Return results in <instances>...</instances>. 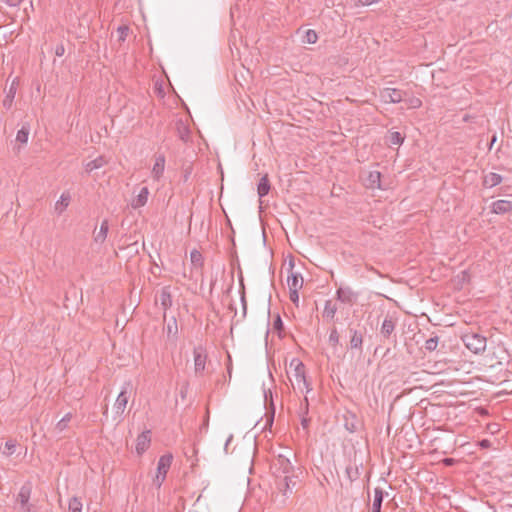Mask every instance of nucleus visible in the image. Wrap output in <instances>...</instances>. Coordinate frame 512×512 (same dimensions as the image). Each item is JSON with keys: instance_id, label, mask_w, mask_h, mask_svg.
Instances as JSON below:
<instances>
[{"instance_id": "obj_5", "label": "nucleus", "mask_w": 512, "mask_h": 512, "mask_svg": "<svg viewBox=\"0 0 512 512\" xmlns=\"http://www.w3.org/2000/svg\"><path fill=\"white\" fill-rule=\"evenodd\" d=\"M132 389L131 382H125L115 402V412L122 415L129 400V393Z\"/></svg>"}, {"instance_id": "obj_31", "label": "nucleus", "mask_w": 512, "mask_h": 512, "mask_svg": "<svg viewBox=\"0 0 512 512\" xmlns=\"http://www.w3.org/2000/svg\"><path fill=\"white\" fill-rule=\"evenodd\" d=\"M177 133H178V136L179 138L183 141V142H188L190 140V129L183 124V122H179L177 124Z\"/></svg>"}, {"instance_id": "obj_41", "label": "nucleus", "mask_w": 512, "mask_h": 512, "mask_svg": "<svg viewBox=\"0 0 512 512\" xmlns=\"http://www.w3.org/2000/svg\"><path fill=\"white\" fill-rule=\"evenodd\" d=\"M70 419H71V414L70 413L66 414L60 421H58L56 428L59 431H63L67 427V424L70 421Z\"/></svg>"}, {"instance_id": "obj_2", "label": "nucleus", "mask_w": 512, "mask_h": 512, "mask_svg": "<svg viewBox=\"0 0 512 512\" xmlns=\"http://www.w3.org/2000/svg\"><path fill=\"white\" fill-rule=\"evenodd\" d=\"M358 327H359V325H357V327L353 326L352 324L348 325V332L350 335L348 348L352 351H356L359 354H361L363 351V341H364V334L366 332V328L365 327L358 328Z\"/></svg>"}, {"instance_id": "obj_59", "label": "nucleus", "mask_w": 512, "mask_h": 512, "mask_svg": "<svg viewBox=\"0 0 512 512\" xmlns=\"http://www.w3.org/2000/svg\"><path fill=\"white\" fill-rule=\"evenodd\" d=\"M192 453H193V454H196V453H197V451H196L195 447H192Z\"/></svg>"}, {"instance_id": "obj_33", "label": "nucleus", "mask_w": 512, "mask_h": 512, "mask_svg": "<svg viewBox=\"0 0 512 512\" xmlns=\"http://www.w3.org/2000/svg\"><path fill=\"white\" fill-rule=\"evenodd\" d=\"M405 137L397 131L390 132L388 136V143L390 145H401L404 142Z\"/></svg>"}, {"instance_id": "obj_44", "label": "nucleus", "mask_w": 512, "mask_h": 512, "mask_svg": "<svg viewBox=\"0 0 512 512\" xmlns=\"http://www.w3.org/2000/svg\"><path fill=\"white\" fill-rule=\"evenodd\" d=\"M290 369H293L294 371L300 367H305L303 362L298 358H293L289 365Z\"/></svg>"}, {"instance_id": "obj_55", "label": "nucleus", "mask_w": 512, "mask_h": 512, "mask_svg": "<svg viewBox=\"0 0 512 512\" xmlns=\"http://www.w3.org/2000/svg\"><path fill=\"white\" fill-rule=\"evenodd\" d=\"M390 354H391V349H390V348H387V349L385 350L384 354H383V358H385V357H389V356H390Z\"/></svg>"}, {"instance_id": "obj_13", "label": "nucleus", "mask_w": 512, "mask_h": 512, "mask_svg": "<svg viewBox=\"0 0 512 512\" xmlns=\"http://www.w3.org/2000/svg\"><path fill=\"white\" fill-rule=\"evenodd\" d=\"M150 434L151 431L146 430L138 435L136 440V451L139 455H142L149 448L151 442Z\"/></svg>"}, {"instance_id": "obj_52", "label": "nucleus", "mask_w": 512, "mask_h": 512, "mask_svg": "<svg viewBox=\"0 0 512 512\" xmlns=\"http://www.w3.org/2000/svg\"><path fill=\"white\" fill-rule=\"evenodd\" d=\"M5 2L9 6H18L22 0H6Z\"/></svg>"}, {"instance_id": "obj_4", "label": "nucleus", "mask_w": 512, "mask_h": 512, "mask_svg": "<svg viewBox=\"0 0 512 512\" xmlns=\"http://www.w3.org/2000/svg\"><path fill=\"white\" fill-rule=\"evenodd\" d=\"M271 469L277 478H281L286 474H292L295 471L290 459L282 454H279L275 457L271 464Z\"/></svg>"}, {"instance_id": "obj_18", "label": "nucleus", "mask_w": 512, "mask_h": 512, "mask_svg": "<svg viewBox=\"0 0 512 512\" xmlns=\"http://www.w3.org/2000/svg\"><path fill=\"white\" fill-rule=\"evenodd\" d=\"M388 493L383 491L380 487H376L374 489V499L372 503V512H381L382 508V502L385 496H387Z\"/></svg>"}, {"instance_id": "obj_43", "label": "nucleus", "mask_w": 512, "mask_h": 512, "mask_svg": "<svg viewBox=\"0 0 512 512\" xmlns=\"http://www.w3.org/2000/svg\"><path fill=\"white\" fill-rule=\"evenodd\" d=\"M117 32L119 34V41H125L126 37L128 36L129 27L125 25L119 26Z\"/></svg>"}, {"instance_id": "obj_56", "label": "nucleus", "mask_w": 512, "mask_h": 512, "mask_svg": "<svg viewBox=\"0 0 512 512\" xmlns=\"http://www.w3.org/2000/svg\"><path fill=\"white\" fill-rule=\"evenodd\" d=\"M233 438V435H230L225 443V449H227L228 445L230 444L231 440Z\"/></svg>"}, {"instance_id": "obj_36", "label": "nucleus", "mask_w": 512, "mask_h": 512, "mask_svg": "<svg viewBox=\"0 0 512 512\" xmlns=\"http://www.w3.org/2000/svg\"><path fill=\"white\" fill-rule=\"evenodd\" d=\"M318 40V35L315 30L309 29L305 32L302 42L307 44H314Z\"/></svg>"}, {"instance_id": "obj_6", "label": "nucleus", "mask_w": 512, "mask_h": 512, "mask_svg": "<svg viewBox=\"0 0 512 512\" xmlns=\"http://www.w3.org/2000/svg\"><path fill=\"white\" fill-rule=\"evenodd\" d=\"M405 93L396 88H384L380 92L381 99L386 103H399L403 100Z\"/></svg>"}, {"instance_id": "obj_16", "label": "nucleus", "mask_w": 512, "mask_h": 512, "mask_svg": "<svg viewBox=\"0 0 512 512\" xmlns=\"http://www.w3.org/2000/svg\"><path fill=\"white\" fill-rule=\"evenodd\" d=\"M31 493H32V484L30 482H26L20 488V491L17 495V502L20 503L21 506L28 505Z\"/></svg>"}, {"instance_id": "obj_57", "label": "nucleus", "mask_w": 512, "mask_h": 512, "mask_svg": "<svg viewBox=\"0 0 512 512\" xmlns=\"http://www.w3.org/2000/svg\"><path fill=\"white\" fill-rule=\"evenodd\" d=\"M452 462H453V459H452V458H446V459H444V463H445L446 465H450Z\"/></svg>"}, {"instance_id": "obj_8", "label": "nucleus", "mask_w": 512, "mask_h": 512, "mask_svg": "<svg viewBox=\"0 0 512 512\" xmlns=\"http://www.w3.org/2000/svg\"><path fill=\"white\" fill-rule=\"evenodd\" d=\"M358 297V293L354 292L350 287L340 286L336 291V299L344 304H353Z\"/></svg>"}, {"instance_id": "obj_54", "label": "nucleus", "mask_w": 512, "mask_h": 512, "mask_svg": "<svg viewBox=\"0 0 512 512\" xmlns=\"http://www.w3.org/2000/svg\"><path fill=\"white\" fill-rule=\"evenodd\" d=\"M497 141V136L494 134L492 137H491V140H490V143H489V149L492 148V146L494 145V143Z\"/></svg>"}, {"instance_id": "obj_11", "label": "nucleus", "mask_w": 512, "mask_h": 512, "mask_svg": "<svg viewBox=\"0 0 512 512\" xmlns=\"http://www.w3.org/2000/svg\"><path fill=\"white\" fill-rule=\"evenodd\" d=\"M194 355V366H195V373H201L205 369L206 364V358L207 355L204 353V350L201 346L194 348L193 350Z\"/></svg>"}, {"instance_id": "obj_17", "label": "nucleus", "mask_w": 512, "mask_h": 512, "mask_svg": "<svg viewBox=\"0 0 512 512\" xmlns=\"http://www.w3.org/2000/svg\"><path fill=\"white\" fill-rule=\"evenodd\" d=\"M491 211L495 214H506L512 211V202L508 200H497L492 203Z\"/></svg>"}, {"instance_id": "obj_23", "label": "nucleus", "mask_w": 512, "mask_h": 512, "mask_svg": "<svg viewBox=\"0 0 512 512\" xmlns=\"http://www.w3.org/2000/svg\"><path fill=\"white\" fill-rule=\"evenodd\" d=\"M308 412H309V401H308V398L305 396L304 404H301V407H300V416H301V425H302L303 429H306V430L309 428V425L311 422V418L308 417Z\"/></svg>"}, {"instance_id": "obj_45", "label": "nucleus", "mask_w": 512, "mask_h": 512, "mask_svg": "<svg viewBox=\"0 0 512 512\" xmlns=\"http://www.w3.org/2000/svg\"><path fill=\"white\" fill-rule=\"evenodd\" d=\"M289 298L291 300V302L293 304H295L296 306H298V303H299V294L297 291L293 290V291H289Z\"/></svg>"}, {"instance_id": "obj_37", "label": "nucleus", "mask_w": 512, "mask_h": 512, "mask_svg": "<svg viewBox=\"0 0 512 512\" xmlns=\"http://www.w3.org/2000/svg\"><path fill=\"white\" fill-rule=\"evenodd\" d=\"M339 340H340V335L338 333V330L337 328L334 326L331 328L330 330V334H329V338H328V342L329 344L333 347V348H336L339 344Z\"/></svg>"}, {"instance_id": "obj_46", "label": "nucleus", "mask_w": 512, "mask_h": 512, "mask_svg": "<svg viewBox=\"0 0 512 512\" xmlns=\"http://www.w3.org/2000/svg\"><path fill=\"white\" fill-rule=\"evenodd\" d=\"M64 53H65V47H64V44H63V43L58 44V45L56 46V48H55V54H56V56L61 57V56H63V55H64Z\"/></svg>"}, {"instance_id": "obj_25", "label": "nucleus", "mask_w": 512, "mask_h": 512, "mask_svg": "<svg viewBox=\"0 0 512 512\" xmlns=\"http://www.w3.org/2000/svg\"><path fill=\"white\" fill-rule=\"evenodd\" d=\"M367 182V186L369 188H381V173L378 171L370 172L367 178Z\"/></svg>"}, {"instance_id": "obj_51", "label": "nucleus", "mask_w": 512, "mask_h": 512, "mask_svg": "<svg viewBox=\"0 0 512 512\" xmlns=\"http://www.w3.org/2000/svg\"><path fill=\"white\" fill-rule=\"evenodd\" d=\"M208 424H209V413L207 412L206 417H205V419H204V422H203V424L201 425L200 429H201V430H202V429L207 430V428H208Z\"/></svg>"}, {"instance_id": "obj_27", "label": "nucleus", "mask_w": 512, "mask_h": 512, "mask_svg": "<svg viewBox=\"0 0 512 512\" xmlns=\"http://www.w3.org/2000/svg\"><path fill=\"white\" fill-rule=\"evenodd\" d=\"M15 94H16V86H15V82H13L11 84L10 89L7 92L5 98L3 99V102H2L3 107H5L6 109L11 108L13 100L15 98Z\"/></svg>"}, {"instance_id": "obj_10", "label": "nucleus", "mask_w": 512, "mask_h": 512, "mask_svg": "<svg viewBox=\"0 0 512 512\" xmlns=\"http://www.w3.org/2000/svg\"><path fill=\"white\" fill-rule=\"evenodd\" d=\"M395 328L396 321L392 317L387 316L380 327V336L383 340H389L394 334Z\"/></svg>"}, {"instance_id": "obj_7", "label": "nucleus", "mask_w": 512, "mask_h": 512, "mask_svg": "<svg viewBox=\"0 0 512 512\" xmlns=\"http://www.w3.org/2000/svg\"><path fill=\"white\" fill-rule=\"evenodd\" d=\"M298 389L303 392L309 393L312 390L311 384L308 382L305 374V367H300L292 371Z\"/></svg>"}, {"instance_id": "obj_53", "label": "nucleus", "mask_w": 512, "mask_h": 512, "mask_svg": "<svg viewBox=\"0 0 512 512\" xmlns=\"http://www.w3.org/2000/svg\"><path fill=\"white\" fill-rule=\"evenodd\" d=\"M20 512H32L31 506L29 504L26 506H21Z\"/></svg>"}, {"instance_id": "obj_9", "label": "nucleus", "mask_w": 512, "mask_h": 512, "mask_svg": "<svg viewBox=\"0 0 512 512\" xmlns=\"http://www.w3.org/2000/svg\"><path fill=\"white\" fill-rule=\"evenodd\" d=\"M361 425V421L358 419L355 413L347 411L344 414V427L350 433L357 432Z\"/></svg>"}, {"instance_id": "obj_32", "label": "nucleus", "mask_w": 512, "mask_h": 512, "mask_svg": "<svg viewBox=\"0 0 512 512\" xmlns=\"http://www.w3.org/2000/svg\"><path fill=\"white\" fill-rule=\"evenodd\" d=\"M337 312V307L335 304L332 303L331 300H327L325 302L324 310H323V317L328 319H333L335 317V314Z\"/></svg>"}, {"instance_id": "obj_40", "label": "nucleus", "mask_w": 512, "mask_h": 512, "mask_svg": "<svg viewBox=\"0 0 512 512\" xmlns=\"http://www.w3.org/2000/svg\"><path fill=\"white\" fill-rule=\"evenodd\" d=\"M167 334L170 335H176L177 332H178V327H177V322H176V319L174 317H172V319L168 322L167 324Z\"/></svg>"}, {"instance_id": "obj_14", "label": "nucleus", "mask_w": 512, "mask_h": 512, "mask_svg": "<svg viewBox=\"0 0 512 512\" xmlns=\"http://www.w3.org/2000/svg\"><path fill=\"white\" fill-rule=\"evenodd\" d=\"M165 162L166 159L164 154L159 153L155 155V163L152 168V176L155 180H159L162 177L165 169Z\"/></svg>"}, {"instance_id": "obj_48", "label": "nucleus", "mask_w": 512, "mask_h": 512, "mask_svg": "<svg viewBox=\"0 0 512 512\" xmlns=\"http://www.w3.org/2000/svg\"><path fill=\"white\" fill-rule=\"evenodd\" d=\"M241 304H242V307H247V301H246V295H245V288L244 287L242 288V291H241Z\"/></svg>"}, {"instance_id": "obj_28", "label": "nucleus", "mask_w": 512, "mask_h": 512, "mask_svg": "<svg viewBox=\"0 0 512 512\" xmlns=\"http://www.w3.org/2000/svg\"><path fill=\"white\" fill-rule=\"evenodd\" d=\"M109 231V224L107 220H104L101 223L100 230L97 235L94 237L95 242L103 243L107 237Z\"/></svg>"}, {"instance_id": "obj_47", "label": "nucleus", "mask_w": 512, "mask_h": 512, "mask_svg": "<svg viewBox=\"0 0 512 512\" xmlns=\"http://www.w3.org/2000/svg\"><path fill=\"white\" fill-rule=\"evenodd\" d=\"M478 445L482 449H488L491 447V442L488 439H482L478 442Z\"/></svg>"}, {"instance_id": "obj_29", "label": "nucleus", "mask_w": 512, "mask_h": 512, "mask_svg": "<svg viewBox=\"0 0 512 512\" xmlns=\"http://www.w3.org/2000/svg\"><path fill=\"white\" fill-rule=\"evenodd\" d=\"M71 197L68 193H63L60 197V200L55 205V210L61 214L69 205Z\"/></svg>"}, {"instance_id": "obj_24", "label": "nucleus", "mask_w": 512, "mask_h": 512, "mask_svg": "<svg viewBox=\"0 0 512 512\" xmlns=\"http://www.w3.org/2000/svg\"><path fill=\"white\" fill-rule=\"evenodd\" d=\"M149 190L147 187H142L136 199L132 202L133 208H139L147 203Z\"/></svg>"}, {"instance_id": "obj_60", "label": "nucleus", "mask_w": 512, "mask_h": 512, "mask_svg": "<svg viewBox=\"0 0 512 512\" xmlns=\"http://www.w3.org/2000/svg\"><path fill=\"white\" fill-rule=\"evenodd\" d=\"M378 350H379V347H376L375 351H374V354H377Z\"/></svg>"}, {"instance_id": "obj_49", "label": "nucleus", "mask_w": 512, "mask_h": 512, "mask_svg": "<svg viewBox=\"0 0 512 512\" xmlns=\"http://www.w3.org/2000/svg\"><path fill=\"white\" fill-rule=\"evenodd\" d=\"M380 0H359V3L362 5V6H368V5H371L373 3H377L379 2Z\"/></svg>"}, {"instance_id": "obj_19", "label": "nucleus", "mask_w": 512, "mask_h": 512, "mask_svg": "<svg viewBox=\"0 0 512 512\" xmlns=\"http://www.w3.org/2000/svg\"><path fill=\"white\" fill-rule=\"evenodd\" d=\"M271 189L270 180L267 174L263 175L257 184V193L260 199L268 195Z\"/></svg>"}, {"instance_id": "obj_26", "label": "nucleus", "mask_w": 512, "mask_h": 512, "mask_svg": "<svg viewBox=\"0 0 512 512\" xmlns=\"http://www.w3.org/2000/svg\"><path fill=\"white\" fill-rule=\"evenodd\" d=\"M107 164V160L105 159L104 156H99L97 157L96 159L88 162L85 167H86V171L88 173L92 172L93 170L95 169H99L101 167H103L104 165Z\"/></svg>"}, {"instance_id": "obj_30", "label": "nucleus", "mask_w": 512, "mask_h": 512, "mask_svg": "<svg viewBox=\"0 0 512 512\" xmlns=\"http://www.w3.org/2000/svg\"><path fill=\"white\" fill-rule=\"evenodd\" d=\"M345 472L350 482H353L360 477L359 466L357 464H349L346 467Z\"/></svg>"}, {"instance_id": "obj_22", "label": "nucleus", "mask_w": 512, "mask_h": 512, "mask_svg": "<svg viewBox=\"0 0 512 512\" xmlns=\"http://www.w3.org/2000/svg\"><path fill=\"white\" fill-rule=\"evenodd\" d=\"M160 304L163 307V309L166 311L172 306V295L170 292V287L165 286L161 289L160 295H159Z\"/></svg>"}, {"instance_id": "obj_34", "label": "nucleus", "mask_w": 512, "mask_h": 512, "mask_svg": "<svg viewBox=\"0 0 512 512\" xmlns=\"http://www.w3.org/2000/svg\"><path fill=\"white\" fill-rule=\"evenodd\" d=\"M190 259H191L192 264L195 266L202 267L204 264V259H203L201 252H199L196 249L191 251Z\"/></svg>"}, {"instance_id": "obj_42", "label": "nucleus", "mask_w": 512, "mask_h": 512, "mask_svg": "<svg viewBox=\"0 0 512 512\" xmlns=\"http://www.w3.org/2000/svg\"><path fill=\"white\" fill-rule=\"evenodd\" d=\"M17 442L14 439H9L5 442V448L8 450L7 455L10 456L15 452Z\"/></svg>"}, {"instance_id": "obj_39", "label": "nucleus", "mask_w": 512, "mask_h": 512, "mask_svg": "<svg viewBox=\"0 0 512 512\" xmlns=\"http://www.w3.org/2000/svg\"><path fill=\"white\" fill-rule=\"evenodd\" d=\"M81 508H82V503L78 498L73 497L69 501V512H81Z\"/></svg>"}, {"instance_id": "obj_3", "label": "nucleus", "mask_w": 512, "mask_h": 512, "mask_svg": "<svg viewBox=\"0 0 512 512\" xmlns=\"http://www.w3.org/2000/svg\"><path fill=\"white\" fill-rule=\"evenodd\" d=\"M173 461V455L171 453H167L162 455L159 458L158 464H157V473L155 478L153 479V484L160 488L162 483L166 479V475L171 467Z\"/></svg>"}, {"instance_id": "obj_35", "label": "nucleus", "mask_w": 512, "mask_h": 512, "mask_svg": "<svg viewBox=\"0 0 512 512\" xmlns=\"http://www.w3.org/2000/svg\"><path fill=\"white\" fill-rule=\"evenodd\" d=\"M273 330L277 332L280 338L283 337L284 324L279 314H277L273 320Z\"/></svg>"}, {"instance_id": "obj_12", "label": "nucleus", "mask_w": 512, "mask_h": 512, "mask_svg": "<svg viewBox=\"0 0 512 512\" xmlns=\"http://www.w3.org/2000/svg\"><path fill=\"white\" fill-rule=\"evenodd\" d=\"M282 479L278 482V487L284 495L287 492H291L293 488L296 486L297 482L295 480L296 476L294 473L286 474L281 477Z\"/></svg>"}, {"instance_id": "obj_1", "label": "nucleus", "mask_w": 512, "mask_h": 512, "mask_svg": "<svg viewBox=\"0 0 512 512\" xmlns=\"http://www.w3.org/2000/svg\"><path fill=\"white\" fill-rule=\"evenodd\" d=\"M465 347L472 353L480 355L486 350L487 338L476 332H468L461 336Z\"/></svg>"}, {"instance_id": "obj_15", "label": "nucleus", "mask_w": 512, "mask_h": 512, "mask_svg": "<svg viewBox=\"0 0 512 512\" xmlns=\"http://www.w3.org/2000/svg\"><path fill=\"white\" fill-rule=\"evenodd\" d=\"M29 134H30V125H29V123H24L22 125L21 129L18 130L17 135H16V142L18 143V145L14 146L13 149L16 150L17 153L20 151L21 145H24L28 142Z\"/></svg>"}, {"instance_id": "obj_38", "label": "nucleus", "mask_w": 512, "mask_h": 512, "mask_svg": "<svg viewBox=\"0 0 512 512\" xmlns=\"http://www.w3.org/2000/svg\"><path fill=\"white\" fill-rule=\"evenodd\" d=\"M438 342H439V337L438 336H434V337H431L429 339L426 340L425 342V349L429 352H433L436 350L437 346H438Z\"/></svg>"}, {"instance_id": "obj_21", "label": "nucleus", "mask_w": 512, "mask_h": 512, "mask_svg": "<svg viewBox=\"0 0 512 512\" xmlns=\"http://www.w3.org/2000/svg\"><path fill=\"white\" fill-rule=\"evenodd\" d=\"M289 291H299L303 286V278L299 273H291L287 279Z\"/></svg>"}, {"instance_id": "obj_50", "label": "nucleus", "mask_w": 512, "mask_h": 512, "mask_svg": "<svg viewBox=\"0 0 512 512\" xmlns=\"http://www.w3.org/2000/svg\"><path fill=\"white\" fill-rule=\"evenodd\" d=\"M274 414H275V409L273 408L272 412L267 415V424H269L270 426L273 424V421H274Z\"/></svg>"}, {"instance_id": "obj_20", "label": "nucleus", "mask_w": 512, "mask_h": 512, "mask_svg": "<svg viewBox=\"0 0 512 512\" xmlns=\"http://www.w3.org/2000/svg\"><path fill=\"white\" fill-rule=\"evenodd\" d=\"M503 178L500 174L490 172L485 174L483 177V186L486 188H492L499 185L502 182Z\"/></svg>"}, {"instance_id": "obj_58", "label": "nucleus", "mask_w": 512, "mask_h": 512, "mask_svg": "<svg viewBox=\"0 0 512 512\" xmlns=\"http://www.w3.org/2000/svg\"><path fill=\"white\" fill-rule=\"evenodd\" d=\"M242 314H243V318H245L246 314H247V307H242Z\"/></svg>"}]
</instances>
